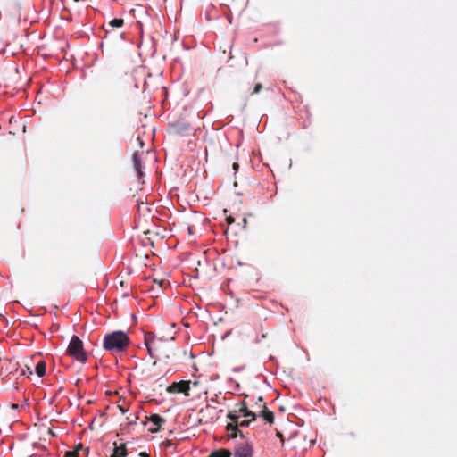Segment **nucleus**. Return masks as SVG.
I'll use <instances>...</instances> for the list:
<instances>
[{"label": "nucleus", "instance_id": "1", "mask_svg": "<svg viewBox=\"0 0 457 457\" xmlns=\"http://www.w3.org/2000/svg\"><path fill=\"white\" fill-rule=\"evenodd\" d=\"M129 342V337L126 332L115 330L104 336L103 347L112 353H121L126 350Z\"/></svg>", "mask_w": 457, "mask_h": 457}, {"label": "nucleus", "instance_id": "2", "mask_svg": "<svg viewBox=\"0 0 457 457\" xmlns=\"http://www.w3.org/2000/svg\"><path fill=\"white\" fill-rule=\"evenodd\" d=\"M67 354L79 362H86L87 354L84 350L83 341L79 337L75 335L71 337L67 348Z\"/></svg>", "mask_w": 457, "mask_h": 457}, {"label": "nucleus", "instance_id": "3", "mask_svg": "<svg viewBox=\"0 0 457 457\" xmlns=\"http://www.w3.org/2000/svg\"><path fill=\"white\" fill-rule=\"evenodd\" d=\"M241 417L257 419V414L248 409L245 401L236 403L235 408L227 413V418L232 422H237Z\"/></svg>", "mask_w": 457, "mask_h": 457}, {"label": "nucleus", "instance_id": "4", "mask_svg": "<svg viewBox=\"0 0 457 457\" xmlns=\"http://www.w3.org/2000/svg\"><path fill=\"white\" fill-rule=\"evenodd\" d=\"M256 420H252V418H245V420L242 421L237 422H232L228 423L227 425V429L230 431V436L235 438L237 436H240L241 438L245 437V435L243 432L239 429V428H248L251 426L252 422L255 421Z\"/></svg>", "mask_w": 457, "mask_h": 457}, {"label": "nucleus", "instance_id": "5", "mask_svg": "<svg viewBox=\"0 0 457 457\" xmlns=\"http://www.w3.org/2000/svg\"><path fill=\"white\" fill-rule=\"evenodd\" d=\"M191 387V381L181 380L179 382H173L170 384L167 390L169 393H183L185 395L189 396V391Z\"/></svg>", "mask_w": 457, "mask_h": 457}, {"label": "nucleus", "instance_id": "6", "mask_svg": "<svg viewBox=\"0 0 457 457\" xmlns=\"http://www.w3.org/2000/svg\"><path fill=\"white\" fill-rule=\"evenodd\" d=\"M253 445L248 442L236 444L234 447L235 457H253Z\"/></svg>", "mask_w": 457, "mask_h": 457}, {"label": "nucleus", "instance_id": "7", "mask_svg": "<svg viewBox=\"0 0 457 457\" xmlns=\"http://www.w3.org/2000/svg\"><path fill=\"white\" fill-rule=\"evenodd\" d=\"M147 420L148 422L151 423V426L148 428L150 433H158L162 425L166 421L165 419L159 414H152Z\"/></svg>", "mask_w": 457, "mask_h": 457}, {"label": "nucleus", "instance_id": "8", "mask_svg": "<svg viewBox=\"0 0 457 457\" xmlns=\"http://www.w3.org/2000/svg\"><path fill=\"white\" fill-rule=\"evenodd\" d=\"M133 167L138 178L144 176V172L142 171V161L138 152H135L132 155Z\"/></svg>", "mask_w": 457, "mask_h": 457}, {"label": "nucleus", "instance_id": "9", "mask_svg": "<svg viewBox=\"0 0 457 457\" xmlns=\"http://www.w3.org/2000/svg\"><path fill=\"white\" fill-rule=\"evenodd\" d=\"M162 342L161 338H156L155 334L154 332H147L145 334V346H158V344Z\"/></svg>", "mask_w": 457, "mask_h": 457}, {"label": "nucleus", "instance_id": "10", "mask_svg": "<svg viewBox=\"0 0 457 457\" xmlns=\"http://www.w3.org/2000/svg\"><path fill=\"white\" fill-rule=\"evenodd\" d=\"M260 416L269 424H272L274 422V413L267 408L266 403L262 405Z\"/></svg>", "mask_w": 457, "mask_h": 457}, {"label": "nucleus", "instance_id": "11", "mask_svg": "<svg viewBox=\"0 0 457 457\" xmlns=\"http://www.w3.org/2000/svg\"><path fill=\"white\" fill-rule=\"evenodd\" d=\"M174 130L180 135L185 134L190 129V125L185 121H178L172 125Z\"/></svg>", "mask_w": 457, "mask_h": 457}, {"label": "nucleus", "instance_id": "12", "mask_svg": "<svg viewBox=\"0 0 457 457\" xmlns=\"http://www.w3.org/2000/svg\"><path fill=\"white\" fill-rule=\"evenodd\" d=\"M127 456V448L124 444H120L119 446H115L113 453L111 457H126Z\"/></svg>", "mask_w": 457, "mask_h": 457}, {"label": "nucleus", "instance_id": "13", "mask_svg": "<svg viewBox=\"0 0 457 457\" xmlns=\"http://www.w3.org/2000/svg\"><path fill=\"white\" fill-rule=\"evenodd\" d=\"M35 372L38 378H43L46 375V362L44 361L36 364Z\"/></svg>", "mask_w": 457, "mask_h": 457}, {"label": "nucleus", "instance_id": "14", "mask_svg": "<svg viewBox=\"0 0 457 457\" xmlns=\"http://www.w3.org/2000/svg\"><path fill=\"white\" fill-rule=\"evenodd\" d=\"M124 24V20L121 18H114L108 22L110 28H120Z\"/></svg>", "mask_w": 457, "mask_h": 457}, {"label": "nucleus", "instance_id": "15", "mask_svg": "<svg viewBox=\"0 0 457 457\" xmlns=\"http://www.w3.org/2000/svg\"><path fill=\"white\" fill-rule=\"evenodd\" d=\"M146 349H147V352H148V354L150 356L151 359H157V357L155 356L154 353L158 350V346H153V345H148V346H145Z\"/></svg>", "mask_w": 457, "mask_h": 457}, {"label": "nucleus", "instance_id": "16", "mask_svg": "<svg viewBox=\"0 0 457 457\" xmlns=\"http://www.w3.org/2000/svg\"><path fill=\"white\" fill-rule=\"evenodd\" d=\"M32 374H33V371H32V370L30 369V367H29V366H26V367H25L24 369H22V370H21V375H23V376L30 377Z\"/></svg>", "mask_w": 457, "mask_h": 457}, {"label": "nucleus", "instance_id": "17", "mask_svg": "<svg viewBox=\"0 0 457 457\" xmlns=\"http://www.w3.org/2000/svg\"><path fill=\"white\" fill-rule=\"evenodd\" d=\"M262 85L261 83H257L254 86L252 95L258 94L262 90Z\"/></svg>", "mask_w": 457, "mask_h": 457}, {"label": "nucleus", "instance_id": "18", "mask_svg": "<svg viewBox=\"0 0 457 457\" xmlns=\"http://www.w3.org/2000/svg\"><path fill=\"white\" fill-rule=\"evenodd\" d=\"M263 403H263V398H262V396H259V397H258V399H257V401H256V403H255V404H256L257 406L262 407V405Z\"/></svg>", "mask_w": 457, "mask_h": 457}, {"label": "nucleus", "instance_id": "19", "mask_svg": "<svg viewBox=\"0 0 457 457\" xmlns=\"http://www.w3.org/2000/svg\"><path fill=\"white\" fill-rule=\"evenodd\" d=\"M232 168H233V170H234L235 171H237V170H238V168H239L238 163H237V162L233 163Z\"/></svg>", "mask_w": 457, "mask_h": 457}, {"label": "nucleus", "instance_id": "20", "mask_svg": "<svg viewBox=\"0 0 457 457\" xmlns=\"http://www.w3.org/2000/svg\"><path fill=\"white\" fill-rule=\"evenodd\" d=\"M137 417H135V419H134V420H129V418H128V420H129L128 423H129V425L134 424V423H136V420H137Z\"/></svg>", "mask_w": 457, "mask_h": 457}, {"label": "nucleus", "instance_id": "21", "mask_svg": "<svg viewBox=\"0 0 457 457\" xmlns=\"http://www.w3.org/2000/svg\"><path fill=\"white\" fill-rule=\"evenodd\" d=\"M120 411H121L122 413H126V412L128 411V409L123 408V407H121V406H120Z\"/></svg>", "mask_w": 457, "mask_h": 457}, {"label": "nucleus", "instance_id": "22", "mask_svg": "<svg viewBox=\"0 0 457 457\" xmlns=\"http://www.w3.org/2000/svg\"><path fill=\"white\" fill-rule=\"evenodd\" d=\"M139 455H140L141 457H148V455H147V453H146L145 452H141V453H139Z\"/></svg>", "mask_w": 457, "mask_h": 457}, {"label": "nucleus", "instance_id": "23", "mask_svg": "<svg viewBox=\"0 0 457 457\" xmlns=\"http://www.w3.org/2000/svg\"><path fill=\"white\" fill-rule=\"evenodd\" d=\"M120 37L121 39H124V38H125V33H120Z\"/></svg>", "mask_w": 457, "mask_h": 457}, {"label": "nucleus", "instance_id": "24", "mask_svg": "<svg viewBox=\"0 0 457 457\" xmlns=\"http://www.w3.org/2000/svg\"><path fill=\"white\" fill-rule=\"evenodd\" d=\"M163 283H164V280H160V281H158V285H159L160 287H162V284H163Z\"/></svg>", "mask_w": 457, "mask_h": 457}, {"label": "nucleus", "instance_id": "25", "mask_svg": "<svg viewBox=\"0 0 457 457\" xmlns=\"http://www.w3.org/2000/svg\"><path fill=\"white\" fill-rule=\"evenodd\" d=\"M12 408H13V409H15V410H17V409L19 408V405H18V404H16V403H14V404H12Z\"/></svg>", "mask_w": 457, "mask_h": 457}, {"label": "nucleus", "instance_id": "26", "mask_svg": "<svg viewBox=\"0 0 457 457\" xmlns=\"http://www.w3.org/2000/svg\"><path fill=\"white\" fill-rule=\"evenodd\" d=\"M193 385V386H196L198 385V382L197 381H195L193 383H191Z\"/></svg>", "mask_w": 457, "mask_h": 457}, {"label": "nucleus", "instance_id": "27", "mask_svg": "<svg viewBox=\"0 0 457 457\" xmlns=\"http://www.w3.org/2000/svg\"><path fill=\"white\" fill-rule=\"evenodd\" d=\"M243 222H244V224H245V225L247 223V220H246V218H244V219H243Z\"/></svg>", "mask_w": 457, "mask_h": 457}, {"label": "nucleus", "instance_id": "28", "mask_svg": "<svg viewBox=\"0 0 457 457\" xmlns=\"http://www.w3.org/2000/svg\"><path fill=\"white\" fill-rule=\"evenodd\" d=\"M62 387L61 386V387L58 389V391L56 392V395H57V394H59V393H61V391H62Z\"/></svg>", "mask_w": 457, "mask_h": 457}, {"label": "nucleus", "instance_id": "29", "mask_svg": "<svg viewBox=\"0 0 457 457\" xmlns=\"http://www.w3.org/2000/svg\"><path fill=\"white\" fill-rule=\"evenodd\" d=\"M260 341H261V340H259V338L257 337V338L255 339V341H254V342H255V343H260Z\"/></svg>", "mask_w": 457, "mask_h": 457}, {"label": "nucleus", "instance_id": "30", "mask_svg": "<svg viewBox=\"0 0 457 457\" xmlns=\"http://www.w3.org/2000/svg\"><path fill=\"white\" fill-rule=\"evenodd\" d=\"M261 337L262 338H265L266 337V334H262Z\"/></svg>", "mask_w": 457, "mask_h": 457}, {"label": "nucleus", "instance_id": "31", "mask_svg": "<svg viewBox=\"0 0 457 457\" xmlns=\"http://www.w3.org/2000/svg\"><path fill=\"white\" fill-rule=\"evenodd\" d=\"M270 360H272V361H273V360H275V357H273V356H270Z\"/></svg>", "mask_w": 457, "mask_h": 457}]
</instances>
